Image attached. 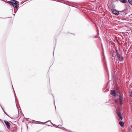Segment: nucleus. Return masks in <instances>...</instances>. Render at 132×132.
I'll use <instances>...</instances> for the list:
<instances>
[{"label":"nucleus","mask_w":132,"mask_h":132,"mask_svg":"<svg viewBox=\"0 0 132 132\" xmlns=\"http://www.w3.org/2000/svg\"><path fill=\"white\" fill-rule=\"evenodd\" d=\"M111 94L115 97L118 96V94H117V90L116 89L114 90H111Z\"/></svg>","instance_id":"1"},{"label":"nucleus","mask_w":132,"mask_h":132,"mask_svg":"<svg viewBox=\"0 0 132 132\" xmlns=\"http://www.w3.org/2000/svg\"><path fill=\"white\" fill-rule=\"evenodd\" d=\"M117 114L118 116V118L119 120H122V118L121 115V114L120 112L119 109H117Z\"/></svg>","instance_id":"2"},{"label":"nucleus","mask_w":132,"mask_h":132,"mask_svg":"<svg viewBox=\"0 0 132 132\" xmlns=\"http://www.w3.org/2000/svg\"><path fill=\"white\" fill-rule=\"evenodd\" d=\"M13 3L12 5L14 7V6L15 8H17V5L19 2L13 0Z\"/></svg>","instance_id":"3"},{"label":"nucleus","mask_w":132,"mask_h":132,"mask_svg":"<svg viewBox=\"0 0 132 132\" xmlns=\"http://www.w3.org/2000/svg\"><path fill=\"white\" fill-rule=\"evenodd\" d=\"M111 10L113 13L116 15H118L119 14V13L118 11L115 9H112Z\"/></svg>","instance_id":"4"},{"label":"nucleus","mask_w":132,"mask_h":132,"mask_svg":"<svg viewBox=\"0 0 132 132\" xmlns=\"http://www.w3.org/2000/svg\"><path fill=\"white\" fill-rule=\"evenodd\" d=\"M4 122L6 124L7 127L8 128H9L10 127V125L9 124V122L7 121L4 120Z\"/></svg>","instance_id":"5"},{"label":"nucleus","mask_w":132,"mask_h":132,"mask_svg":"<svg viewBox=\"0 0 132 132\" xmlns=\"http://www.w3.org/2000/svg\"><path fill=\"white\" fill-rule=\"evenodd\" d=\"M120 103L122 104L123 103V98L121 96H120L119 98Z\"/></svg>","instance_id":"6"},{"label":"nucleus","mask_w":132,"mask_h":132,"mask_svg":"<svg viewBox=\"0 0 132 132\" xmlns=\"http://www.w3.org/2000/svg\"><path fill=\"white\" fill-rule=\"evenodd\" d=\"M119 124L121 126H122L124 124V123L123 122L120 121L119 122Z\"/></svg>","instance_id":"7"},{"label":"nucleus","mask_w":132,"mask_h":132,"mask_svg":"<svg viewBox=\"0 0 132 132\" xmlns=\"http://www.w3.org/2000/svg\"><path fill=\"white\" fill-rule=\"evenodd\" d=\"M120 2L123 3H126L127 2V0H120Z\"/></svg>","instance_id":"8"},{"label":"nucleus","mask_w":132,"mask_h":132,"mask_svg":"<svg viewBox=\"0 0 132 132\" xmlns=\"http://www.w3.org/2000/svg\"><path fill=\"white\" fill-rule=\"evenodd\" d=\"M128 1L129 4L132 5V0H128Z\"/></svg>","instance_id":"9"},{"label":"nucleus","mask_w":132,"mask_h":132,"mask_svg":"<svg viewBox=\"0 0 132 132\" xmlns=\"http://www.w3.org/2000/svg\"><path fill=\"white\" fill-rule=\"evenodd\" d=\"M115 51H116V54L117 55L118 54H119V53L118 51V50L117 49H115Z\"/></svg>","instance_id":"10"},{"label":"nucleus","mask_w":132,"mask_h":132,"mask_svg":"<svg viewBox=\"0 0 132 132\" xmlns=\"http://www.w3.org/2000/svg\"><path fill=\"white\" fill-rule=\"evenodd\" d=\"M119 60L120 61H122L123 60V58L122 57H120L119 58H118Z\"/></svg>","instance_id":"11"},{"label":"nucleus","mask_w":132,"mask_h":132,"mask_svg":"<svg viewBox=\"0 0 132 132\" xmlns=\"http://www.w3.org/2000/svg\"><path fill=\"white\" fill-rule=\"evenodd\" d=\"M13 1L12 2L10 1H8L7 2V3H9V4L12 5V3H13Z\"/></svg>","instance_id":"12"},{"label":"nucleus","mask_w":132,"mask_h":132,"mask_svg":"<svg viewBox=\"0 0 132 132\" xmlns=\"http://www.w3.org/2000/svg\"><path fill=\"white\" fill-rule=\"evenodd\" d=\"M117 57L118 58H119L120 56V55L119 54H118L117 55Z\"/></svg>","instance_id":"13"},{"label":"nucleus","mask_w":132,"mask_h":132,"mask_svg":"<svg viewBox=\"0 0 132 132\" xmlns=\"http://www.w3.org/2000/svg\"><path fill=\"white\" fill-rule=\"evenodd\" d=\"M114 102L116 103H117L118 102V101L117 99H115L114 100Z\"/></svg>","instance_id":"14"},{"label":"nucleus","mask_w":132,"mask_h":132,"mask_svg":"<svg viewBox=\"0 0 132 132\" xmlns=\"http://www.w3.org/2000/svg\"><path fill=\"white\" fill-rule=\"evenodd\" d=\"M130 95L131 96H132V91L130 93Z\"/></svg>","instance_id":"15"},{"label":"nucleus","mask_w":132,"mask_h":132,"mask_svg":"<svg viewBox=\"0 0 132 132\" xmlns=\"http://www.w3.org/2000/svg\"><path fill=\"white\" fill-rule=\"evenodd\" d=\"M60 125H59L58 126V128H60Z\"/></svg>","instance_id":"16"},{"label":"nucleus","mask_w":132,"mask_h":132,"mask_svg":"<svg viewBox=\"0 0 132 132\" xmlns=\"http://www.w3.org/2000/svg\"><path fill=\"white\" fill-rule=\"evenodd\" d=\"M49 121H50V122H51V121H48L47 122H45L44 123V124L46 123H47L48 122H49Z\"/></svg>","instance_id":"17"},{"label":"nucleus","mask_w":132,"mask_h":132,"mask_svg":"<svg viewBox=\"0 0 132 132\" xmlns=\"http://www.w3.org/2000/svg\"><path fill=\"white\" fill-rule=\"evenodd\" d=\"M4 112L6 114L7 116H8V115L7 114V113H6L4 111Z\"/></svg>","instance_id":"18"},{"label":"nucleus","mask_w":132,"mask_h":132,"mask_svg":"<svg viewBox=\"0 0 132 132\" xmlns=\"http://www.w3.org/2000/svg\"><path fill=\"white\" fill-rule=\"evenodd\" d=\"M112 7H114V5H113L112 6Z\"/></svg>","instance_id":"19"}]
</instances>
